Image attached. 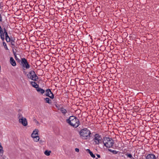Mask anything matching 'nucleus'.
<instances>
[{
    "label": "nucleus",
    "instance_id": "1",
    "mask_svg": "<svg viewBox=\"0 0 159 159\" xmlns=\"http://www.w3.org/2000/svg\"><path fill=\"white\" fill-rule=\"evenodd\" d=\"M80 137L83 139H87L90 138L91 134L90 131L86 128L81 130L80 132Z\"/></svg>",
    "mask_w": 159,
    "mask_h": 159
},
{
    "label": "nucleus",
    "instance_id": "2",
    "mask_svg": "<svg viewBox=\"0 0 159 159\" xmlns=\"http://www.w3.org/2000/svg\"><path fill=\"white\" fill-rule=\"evenodd\" d=\"M104 145L107 148L111 147L114 143V141L109 137L104 138L102 139Z\"/></svg>",
    "mask_w": 159,
    "mask_h": 159
},
{
    "label": "nucleus",
    "instance_id": "3",
    "mask_svg": "<svg viewBox=\"0 0 159 159\" xmlns=\"http://www.w3.org/2000/svg\"><path fill=\"white\" fill-rule=\"evenodd\" d=\"M27 76L28 78L31 80H36L38 79L35 72L33 71L30 72Z\"/></svg>",
    "mask_w": 159,
    "mask_h": 159
},
{
    "label": "nucleus",
    "instance_id": "4",
    "mask_svg": "<svg viewBox=\"0 0 159 159\" xmlns=\"http://www.w3.org/2000/svg\"><path fill=\"white\" fill-rule=\"evenodd\" d=\"M68 123L75 128L77 127L80 125L79 121L77 118Z\"/></svg>",
    "mask_w": 159,
    "mask_h": 159
},
{
    "label": "nucleus",
    "instance_id": "5",
    "mask_svg": "<svg viewBox=\"0 0 159 159\" xmlns=\"http://www.w3.org/2000/svg\"><path fill=\"white\" fill-rule=\"evenodd\" d=\"M102 137L98 134H96L94 136V141L95 144H98L102 141Z\"/></svg>",
    "mask_w": 159,
    "mask_h": 159
},
{
    "label": "nucleus",
    "instance_id": "6",
    "mask_svg": "<svg viewBox=\"0 0 159 159\" xmlns=\"http://www.w3.org/2000/svg\"><path fill=\"white\" fill-rule=\"evenodd\" d=\"M21 64L23 68L27 69L30 68V65L25 58H23L21 59Z\"/></svg>",
    "mask_w": 159,
    "mask_h": 159
},
{
    "label": "nucleus",
    "instance_id": "7",
    "mask_svg": "<svg viewBox=\"0 0 159 159\" xmlns=\"http://www.w3.org/2000/svg\"><path fill=\"white\" fill-rule=\"evenodd\" d=\"M19 121L24 126H26L28 125L26 119L23 117H21V118L19 119Z\"/></svg>",
    "mask_w": 159,
    "mask_h": 159
},
{
    "label": "nucleus",
    "instance_id": "8",
    "mask_svg": "<svg viewBox=\"0 0 159 159\" xmlns=\"http://www.w3.org/2000/svg\"><path fill=\"white\" fill-rule=\"evenodd\" d=\"M46 95L52 99L54 98V95L49 89H48L46 91Z\"/></svg>",
    "mask_w": 159,
    "mask_h": 159
},
{
    "label": "nucleus",
    "instance_id": "9",
    "mask_svg": "<svg viewBox=\"0 0 159 159\" xmlns=\"http://www.w3.org/2000/svg\"><path fill=\"white\" fill-rule=\"evenodd\" d=\"M39 131L38 129H35L34 131H33L32 133L31 134V137L33 138L35 136H38V135L39 134Z\"/></svg>",
    "mask_w": 159,
    "mask_h": 159
},
{
    "label": "nucleus",
    "instance_id": "10",
    "mask_svg": "<svg viewBox=\"0 0 159 159\" xmlns=\"http://www.w3.org/2000/svg\"><path fill=\"white\" fill-rule=\"evenodd\" d=\"M146 159H155V156L152 154H148L146 157Z\"/></svg>",
    "mask_w": 159,
    "mask_h": 159
},
{
    "label": "nucleus",
    "instance_id": "11",
    "mask_svg": "<svg viewBox=\"0 0 159 159\" xmlns=\"http://www.w3.org/2000/svg\"><path fill=\"white\" fill-rule=\"evenodd\" d=\"M76 119L77 118L74 116H70L69 119H66V122L67 123H69Z\"/></svg>",
    "mask_w": 159,
    "mask_h": 159
},
{
    "label": "nucleus",
    "instance_id": "12",
    "mask_svg": "<svg viewBox=\"0 0 159 159\" xmlns=\"http://www.w3.org/2000/svg\"><path fill=\"white\" fill-rule=\"evenodd\" d=\"M10 62L11 65L13 66H15L16 65V62L12 57L10 58Z\"/></svg>",
    "mask_w": 159,
    "mask_h": 159
},
{
    "label": "nucleus",
    "instance_id": "13",
    "mask_svg": "<svg viewBox=\"0 0 159 159\" xmlns=\"http://www.w3.org/2000/svg\"><path fill=\"white\" fill-rule=\"evenodd\" d=\"M36 89V90L38 92L40 93H41L42 94H43L45 92V91L43 89L40 88H39V87L37 88Z\"/></svg>",
    "mask_w": 159,
    "mask_h": 159
},
{
    "label": "nucleus",
    "instance_id": "14",
    "mask_svg": "<svg viewBox=\"0 0 159 159\" xmlns=\"http://www.w3.org/2000/svg\"><path fill=\"white\" fill-rule=\"evenodd\" d=\"M30 83L33 87L36 89L39 87V85L34 82H31Z\"/></svg>",
    "mask_w": 159,
    "mask_h": 159
},
{
    "label": "nucleus",
    "instance_id": "15",
    "mask_svg": "<svg viewBox=\"0 0 159 159\" xmlns=\"http://www.w3.org/2000/svg\"><path fill=\"white\" fill-rule=\"evenodd\" d=\"M68 83H70L71 85H74L76 83L75 80H69Z\"/></svg>",
    "mask_w": 159,
    "mask_h": 159
},
{
    "label": "nucleus",
    "instance_id": "16",
    "mask_svg": "<svg viewBox=\"0 0 159 159\" xmlns=\"http://www.w3.org/2000/svg\"><path fill=\"white\" fill-rule=\"evenodd\" d=\"M3 148L1 145V143H0V154L2 156L3 155Z\"/></svg>",
    "mask_w": 159,
    "mask_h": 159
},
{
    "label": "nucleus",
    "instance_id": "17",
    "mask_svg": "<svg viewBox=\"0 0 159 159\" xmlns=\"http://www.w3.org/2000/svg\"><path fill=\"white\" fill-rule=\"evenodd\" d=\"M32 138L34 139V141L35 142H37L39 140V137L38 136H35Z\"/></svg>",
    "mask_w": 159,
    "mask_h": 159
},
{
    "label": "nucleus",
    "instance_id": "18",
    "mask_svg": "<svg viewBox=\"0 0 159 159\" xmlns=\"http://www.w3.org/2000/svg\"><path fill=\"white\" fill-rule=\"evenodd\" d=\"M61 112L63 114H65L67 112L66 110L63 107H61L60 109Z\"/></svg>",
    "mask_w": 159,
    "mask_h": 159
},
{
    "label": "nucleus",
    "instance_id": "19",
    "mask_svg": "<svg viewBox=\"0 0 159 159\" xmlns=\"http://www.w3.org/2000/svg\"><path fill=\"white\" fill-rule=\"evenodd\" d=\"M6 36V40L7 42H9L10 41V39L7 33L5 34Z\"/></svg>",
    "mask_w": 159,
    "mask_h": 159
},
{
    "label": "nucleus",
    "instance_id": "20",
    "mask_svg": "<svg viewBox=\"0 0 159 159\" xmlns=\"http://www.w3.org/2000/svg\"><path fill=\"white\" fill-rule=\"evenodd\" d=\"M51 151H48L47 150H46L44 152V154L46 155V156H48L50 155V154L51 153Z\"/></svg>",
    "mask_w": 159,
    "mask_h": 159
},
{
    "label": "nucleus",
    "instance_id": "21",
    "mask_svg": "<svg viewBox=\"0 0 159 159\" xmlns=\"http://www.w3.org/2000/svg\"><path fill=\"white\" fill-rule=\"evenodd\" d=\"M45 100L46 101V102L49 104L51 103V101L49 98H46L45 99Z\"/></svg>",
    "mask_w": 159,
    "mask_h": 159
},
{
    "label": "nucleus",
    "instance_id": "22",
    "mask_svg": "<svg viewBox=\"0 0 159 159\" xmlns=\"http://www.w3.org/2000/svg\"><path fill=\"white\" fill-rule=\"evenodd\" d=\"M79 83L82 85L84 84L85 83V80H79Z\"/></svg>",
    "mask_w": 159,
    "mask_h": 159
},
{
    "label": "nucleus",
    "instance_id": "23",
    "mask_svg": "<svg viewBox=\"0 0 159 159\" xmlns=\"http://www.w3.org/2000/svg\"><path fill=\"white\" fill-rule=\"evenodd\" d=\"M89 154L91 156V157H92L95 158V156L93 154V152H90Z\"/></svg>",
    "mask_w": 159,
    "mask_h": 159
},
{
    "label": "nucleus",
    "instance_id": "24",
    "mask_svg": "<svg viewBox=\"0 0 159 159\" xmlns=\"http://www.w3.org/2000/svg\"><path fill=\"white\" fill-rule=\"evenodd\" d=\"M3 45L4 46L5 48H6V49H8L7 47V46L6 44L4 42H3Z\"/></svg>",
    "mask_w": 159,
    "mask_h": 159
},
{
    "label": "nucleus",
    "instance_id": "25",
    "mask_svg": "<svg viewBox=\"0 0 159 159\" xmlns=\"http://www.w3.org/2000/svg\"><path fill=\"white\" fill-rule=\"evenodd\" d=\"M126 155H127L128 157H129L131 158L132 157L131 154H126Z\"/></svg>",
    "mask_w": 159,
    "mask_h": 159
},
{
    "label": "nucleus",
    "instance_id": "26",
    "mask_svg": "<svg viewBox=\"0 0 159 159\" xmlns=\"http://www.w3.org/2000/svg\"><path fill=\"white\" fill-rule=\"evenodd\" d=\"M7 159V158L5 156H2L1 158V159Z\"/></svg>",
    "mask_w": 159,
    "mask_h": 159
},
{
    "label": "nucleus",
    "instance_id": "27",
    "mask_svg": "<svg viewBox=\"0 0 159 159\" xmlns=\"http://www.w3.org/2000/svg\"><path fill=\"white\" fill-rule=\"evenodd\" d=\"M3 31H4V32H3L4 34H6L7 33L6 31V30L5 28H4Z\"/></svg>",
    "mask_w": 159,
    "mask_h": 159
},
{
    "label": "nucleus",
    "instance_id": "28",
    "mask_svg": "<svg viewBox=\"0 0 159 159\" xmlns=\"http://www.w3.org/2000/svg\"><path fill=\"white\" fill-rule=\"evenodd\" d=\"M14 43L15 42L14 41H13V42H11V44L12 45L14 46L15 45Z\"/></svg>",
    "mask_w": 159,
    "mask_h": 159
},
{
    "label": "nucleus",
    "instance_id": "29",
    "mask_svg": "<svg viewBox=\"0 0 159 159\" xmlns=\"http://www.w3.org/2000/svg\"><path fill=\"white\" fill-rule=\"evenodd\" d=\"M75 151L77 152H79V149H78V148H75Z\"/></svg>",
    "mask_w": 159,
    "mask_h": 159
},
{
    "label": "nucleus",
    "instance_id": "30",
    "mask_svg": "<svg viewBox=\"0 0 159 159\" xmlns=\"http://www.w3.org/2000/svg\"><path fill=\"white\" fill-rule=\"evenodd\" d=\"M35 122L37 124H39V122L36 120H34Z\"/></svg>",
    "mask_w": 159,
    "mask_h": 159
},
{
    "label": "nucleus",
    "instance_id": "31",
    "mask_svg": "<svg viewBox=\"0 0 159 159\" xmlns=\"http://www.w3.org/2000/svg\"><path fill=\"white\" fill-rule=\"evenodd\" d=\"M112 152L114 154H116L117 153V152L115 150H113Z\"/></svg>",
    "mask_w": 159,
    "mask_h": 159
},
{
    "label": "nucleus",
    "instance_id": "32",
    "mask_svg": "<svg viewBox=\"0 0 159 159\" xmlns=\"http://www.w3.org/2000/svg\"><path fill=\"white\" fill-rule=\"evenodd\" d=\"M86 151H87L89 153H90V152H91V151L89 149H86Z\"/></svg>",
    "mask_w": 159,
    "mask_h": 159
},
{
    "label": "nucleus",
    "instance_id": "33",
    "mask_svg": "<svg viewBox=\"0 0 159 159\" xmlns=\"http://www.w3.org/2000/svg\"><path fill=\"white\" fill-rule=\"evenodd\" d=\"M97 156L98 157V158H100V156L99 155H98V154H97Z\"/></svg>",
    "mask_w": 159,
    "mask_h": 159
},
{
    "label": "nucleus",
    "instance_id": "34",
    "mask_svg": "<svg viewBox=\"0 0 159 159\" xmlns=\"http://www.w3.org/2000/svg\"><path fill=\"white\" fill-rule=\"evenodd\" d=\"M14 55H15V58H16H16H17V57H16V53H14Z\"/></svg>",
    "mask_w": 159,
    "mask_h": 159
},
{
    "label": "nucleus",
    "instance_id": "35",
    "mask_svg": "<svg viewBox=\"0 0 159 159\" xmlns=\"http://www.w3.org/2000/svg\"><path fill=\"white\" fill-rule=\"evenodd\" d=\"M10 41L11 42H13V41H14L13 39H10Z\"/></svg>",
    "mask_w": 159,
    "mask_h": 159
},
{
    "label": "nucleus",
    "instance_id": "36",
    "mask_svg": "<svg viewBox=\"0 0 159 159\" xmlns=\"http://www.w3.org/2000/svg\"><path fill=\"white\" fill-rule=\"evenodd\" d=\"M42 142H43V141H42V140H40L39 141V142H40V143H42Z\"/></svg>",
    "mask_w": 159,
    "mask_h": 159
},
{
    "label": "nucleus",
    "instance_id": "37",
    "mask_svg": "<svg viewBox=\"0 0 159 159\" xmlns=\"http://www.w3.org/2000/svg\"><path fill=\"white\" fill-rule=\"evenodd\" d=\"M109 150L110 151H111V152H112V151L111 149H109Z\"/></svg>",
    "mask_w": 159,
    "mask_h": 159
},
{
    "label": "nucleus",
    "instance_id": "38",
    "mask_svg": "<svg viewBox=\"0 0 159 159\" xmlns=\"http://www.w3.org/2000/svg\"><path fill=\"white\" fill-rule=\"evenodd\" d=\"M14 54V53H15L14 52H13Z\"/></svg>",
    "mask_w": 159,
    "mask_h": 159
},
{
    "label": "nucleus",
    "instance_id": "39",
    "mask_svg": "<svg viewBox=\"0 0 159 159\" xmlns=\"http://www.w3.org/2000/svg\"><path fill=\"white\" fill-rule=\"evenodd\" d=\"M96 159H98V158H96Z\"/></svg>",
    "mask_w": 159,
    "mask_h": 159
}]
</instances>
